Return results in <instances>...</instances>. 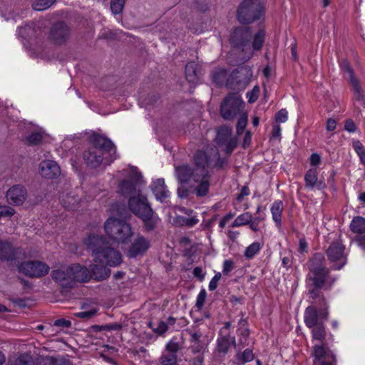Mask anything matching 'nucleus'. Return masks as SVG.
Returning a JSON list of instances; mask_svg holds the SVG:
<instances>
[{
    "mask_svg": "<svg viewBox=\"0 0 365 365\" xmlns=\"http://www.w3.org/2000/svg\"><path fill=\"white\" fill-rule=\"evenodd\" d=\"M60 201L65 208L73 210L78 205L80 198L73 191L63 192L61 194Z\"/></svg>",
    "mask_w": 365,
    "mask_h": 365,
    "instance_id": "nucleus-22",
    "label": "nucleus"
},
{
    "mask_svg": "<svg viewBox=\"0 0 365 365\" xmlns=\"http://www.w3.org/2000/svg\"><path fill=\"white\" fill-rule=\"evenodd\" d=\"M307 279L309 286L316 287L317 288H322L324 284H327L328 287H330L335 282L334 279L329 277V269L310 272Z\"/></svg>",
    "mask_w": 365,
    "mask_h": 365,
    "instance_id": "nucleus-13",
    "label": "nucleus"
},
{
    "mask_svg": "<svg viewBox=\"0 0 365 365\" xmlns=\"http://www.w3.org/2000/svg\"><path fill=\"white\" fill-rule=\"evenodd\" d=\"M186 79L192 83H196L198 81L197 66L195 62L188 63L185 66Z\"/></svg>",
    "mask_w": 365,
    "mask_h": 365,
    "instance_id": "nucleus-30",
    "label": "nucleus"
},
{
    "mask_svg": "<svg viewBox=\"0 0 365 365\" xmlns=\"http://www.w3.org/2000/svg\"><path fill=\"white\" fill-rule=\"evenodd\" d=\"M312 339L319 341L321 343L325 339L327 333L323 324L312 327Z\"/></svg>",
    "mask_w": 365,
    "mask_h": 365,
    "instance_id": "nucleus-33",
    "label": "nucleus"
},
{
    "mask_svg": "<svg viewBox=\"0 0 365 365\" xmlns=\"http://www.w3.org/2000/svg\"><path fill=\"white\" fill-rule=\"evenodd\" d=\"M92 252L93 264L89 269L80 264L62 266L51 272L52 279L63 287H71L76 282H86L93 277L103 280L110 276V270L106 265L116 267L122 262L120 252L110 246L102 236L91 235L84 242Z\"/></svg>",
    "mask_w": 365,
    "mask_h": 365,
    "instance_id": "nucleus-1",
    "label": "nucleus"
},
{
    "mask_svg": "<svg viewBox=\"0 0 365 365\" xmlns=\"http://www.w3.org/2000/svg\"><path fill=\"white\" fill-rule=\"evenodd\" d=\"M354 92V99L356 102L359 103L361 106L365 108V96L364 95L363 91L361 88L359 83H357L352 86Z\"/></svg>",
    "mask_w": 365,
    "mask_h": 365,
    "instance_id": "nucleus-37",
    "label": "nucleus"
},
{
    "mask_svg": "<svg viewBox=\"0 0 365 365\" xmlns=\"http://www.w3.org/2000/svg\"><path fill=\"white\" fill-rule=\"evenodd\" d=\"M350 229L357 235L365 234V218L361 216L354 217L351 222Z\"/></svg>",
    "mask_w": 365,
    "mask_h": 365,
    "instance_id": "nucleus-29",
    "label": "nucleus"
},
{
    "mask_svg": "<svg viewBox=\"0 0 365 365\" xmlns=\"http://www.w3.org/2000/svg\"><path fill=\"white\" fill-rule=\"evenodd\" d=\"M254 359V355L252 350L247 349L242 354H237V360L239 365L244 364L246 362L251 361Z\"/></svg>",
    "mask_w": 365,
    "mask_h": 365,
    "instance_id": "nucleus-42",
    "label": "nucleus"
},
{
    "mask_svg": "<svg viewBox=\"0 0 365 365\" xmlns=\"http://www.w3.org/2000/svg\"><path fill=\"white\" fill-rule=\"evenodd\" d=\"M104 230L107 237L118 245L128 243L133 235L130 224L123 220L113 217H109L105 222Z\"/></svg>",
    "mask_w": 365,
    "mask_h": 365,
    "instance_id": "nucleus-5",
    "label": "nucleus"
},
{
    "mask_svg": "<svg viewBox=\"0 0 365 365\" xmlns=\"http://www.w3.org/2000/svg\"><path fill=\"white\" fill-rule=\"evenodd\" d=\"M15 210L8 206V205H0V218L4 217H11L14 215Z\"/></svg>",
    "mask_w": 365,
    "mask_h": 365,
    "instance_id": "nucleus-50",
    "label": "nucleus"
},
{
    "mask_svg": "<svg viewBox=\"0 0 365 365\" xmlns=\"http://www.w3.org/2000/svg\"><path fill=\"white\" fill-rule=\"evenodd\" d=\"M198 222V220L196 217H186L183 218L182 223L187 225L188 227H192Z\"/></svg>",
    "mask_w": 365,
    "mask_h": 365,
    "instance_id": "nucleus-61",
    "label": "nucleus"
},
{
    "mask_svg": "<svg viewBox=\"0 0 365 365\" xmlns=\"http://www.w3.org/2000/svg\"><path fill=\"white\" fill-rule=\"evenodd\" d=\"M355 241L358 245L365 250V233L355 237Z\"/></svg>",
    "mask_w": 365,
    "mask_h": 365,
    "instance_id": "nucleus-64",
    "label": "nucleus"
},
{
    "mask_svg": "<svg viewBox=\"0 0 365 365\" xmlns=\"http://www.w3.org/2000/svg\"><path fill=\"white\" fill-rule=\"evenodd\" d=\"M341 67L344 76L349 80L351 86L359 83V81L354 76L352 70L348 62L344 61L341 63Z\"/></svg>",
    "mask_w": 365,
    "mask_h": 365,
    "instance_id": "nucleus-41",
    "label": "nucleus"
},
{
    "mask_svg": "<svg viewBox=\"0 0 365 365\" xmlns=\"http://www.w3.org/2000/svg\"><path fill=\"white\" fill-rule=\"evenodd\" d=\"M252 33L248 28H237L231 36V43L235 47H242V50H250V41Z\"/></svg>",
    "mask_w": 365,
    "mask_h": 365,
    "instance_id": "nucleus-12",
    "label": "nucleus"
},
{
    "mask_svg": "<svg viewBox=\"0 0 365 365\" xmlns=\"http://www.w3.org/2000/svg\"><path fill=\"white\" fill-rule=\"evenodd\" d=\"M242 101L240 97L235 94L228 95L221 104L220 113L226 120H233L242 108Z\"/></svg>",
    "mask_w": 365,
    "mask_h": 365,
    "instance_id": "nucleus-7",
    "label": "nucleus"
},
{
    "mask_svg": "<svg viewBox=\"0 0 365 365\" xmlns=\"http://www.w3.org/2000/svg\"><path fill=\"white\" fill-rule=\"evenodd\" d=\"M252 77V70L249 66L238 68L232 73V78L236 80L240 88H245Z\"/></svg>",
    "mask_w": 365,
    "mask_h": 365,
    "instance_id": "nucleus-18",
    "label": "nucleus"
},
{
    "mask_svg": "<svg viewBox=\"0 0 365 365\" xmlns=\"http://www.w3.org/2000/svg\"><path fill=\"white\" fill-rule=\"evenodd\" d=\"M83 311L77 312L75 314V315L77 317L81 318V319H90L93 317L98 312V309L96 307H91L87 309L86 307H82Z\"/></svg>",
    "mask_w": 365,
    "mask_h": 365,
    "instance_id": "nucleus-43",
    "label": "nucleus"
},
{
    "mask_svg": "<svg viewBox=\"0 0 365 365\" xmlns=\"http://www.w3.org/2000/svg\"><path fill=\"white\" fill-rule=\"evenodd\" d=\"M352 147L358 155L361 163L365 167V148L359 140L352 141Z\"/></svg>",
    "mask_w": 365,
    "mask_h": 365,
    "instance_id": "nucleus-35",
    "label": "nucleus"
},
{
    "mask_svg": "<svg viewBox=\"0 0 365 365\" xmlns=\"http://www.w3.org/2000/svg\"><path fill=\"white\" fill-rule=\"evenodd\" d=\"M27 142L29 145H37L42 140V134L39 132H34L27 137Z\"/></svg>",
    "mask_w": 365,
    "mask_h": 365,
    "instance_id": "nucleus-48",
    "label": "nucleus"
},
{
    "mask_svg": "<svg viewBox=\"0 0 365 365\" xmlns=\"http://www.w3.org/2000/svg\"><path fill=\"white\" fill-rule=\"evenodd\" d=\"M11 365H34V361L30 354H24L16 358Z\"/></svg>",
    "mask_w": 365,
    "mask_h": 365,
    "instance_id": "nucleus-38",
    "label": "nucleus"
},
{
    "mask_svg": "<svg viewBox=\"0 0 365 365\" xmlns=\"http://www.w3.org/2000/svg\"><path fill=\"white\" fill-rule=\"evenodd\" d=\"M132 209L133 212L142 219L146 231H152L156 227L160 221V218L153 214L150 207H146L143 204H141L142 210L136 209L133 206Z\"/></svg>",
    "mask_w": 365,
    "mask_h": 365,
    "instance_id": "nucleus-11",
    "label": "nucleus"
},
{
    "mask_svg": "<svg viewBox=\"0 0 365 365\" xmlns=\"http://www.w3.org/2000/svg\"><path fill=\"white\" fill-rule=\"evenodd\" d=\"M54 325L56 327H70L71 323L68 320H66L65 319H59L54 322Z\"/></svg>",
    "mask_w": 365,
    "mask_h": 365,
    "instance_id": "nucleus-59",
    "label": "nucleus"
},
{
    "mask_svg": "<svg viewBox=\"0 0 365 365\" xmlns=\"http://www.w3.org/2000/svg\"><path fill=\"white\" fill-rule=\"evenodd\" d=\"M252 142V134L250 131H247L242 143V146L244 148H246L247 147L250 146Z\"/></svg>",
    "mask_w": 365,
    "mask_h": 365,
    "instance_id": "nucleus-63",
    "label": "nucleus"
},
{
    "mask_svg": "<svg viewBox=\"0 0 365 365\" xmlns=\"http://www.w3.org/2000/svg\"><path fill=\"white\" fill-rule=\"evenodd\" d=\"M247 115L246 114L240 115L237 125V134L238 135L244 132L247 124Z\"/></svg>",
    "mask_w": 365,
    "mask_h": 365,
    "instance_id": "nucleus-47",
    "label": "nucleus"
},
{
    "mask_svg": "<svg viewBox=\"0 0 365 365\" xmlns=\"http://www.w3.org/2000/svg\"><path fill=\"white\" fill-rule=\"evenodd\" d=\"M231 344L235 346V337L223 336L218 339L217 349L220 352L227 353Z\"/></svg>",
    "mask_w": 365,
    "mask_h": 365,
    "instance_id": "nucleus-32",
    "label": "nucleus"
},
{
    "mask_svg": "<svg viewBox=\"0 0 365 365\" xmlns=\"http://www.w3.org/2000/svg\"><path fill=\"white\" fill-rule=\"evenodd\" d=\"M39 173L43 178L53 179L60 175L61 170L55 161L46 160L39 165Z\"/></svg>",
    "mask_w": 365,
    "mask_h": 365,
    "instance_id": "nucleus-15",
    "label": "nucleus"
},
{
    "mask_svg": "<svg viewBox=\"0 0 365 365\" xmlns=\"http://www.w3.org/2000/svg\"><path fill=\"white\" fill-rule=\"evenodd\" d=\"M252 215L250 212H245L239 215L232 222V227H236L250 224L252 222Z\"/></svg>",
    "mask_w": 365,
    "mask_h": 365,
    "instance_id": "nucleus-36",
    "label": "nucleus"
},
{
    "mask_svg": "<svg viewBox=\"0 0 365 365\" xmlns=\"http://www.w3.org/2000/svg\"><path fill=\"white\" fill-rule=\"evenodd\" d=\"M150 327L153 331L160 334H164L168 328V324L165 322H158L157 324L150 325Z\"/></svg>",
    "mask_w": 365,
    "mask_h": 365,
    "instance_id": "nucleus-49",
    "label": "nucleus"
},
{
    "mask_svg": "<svg viewBox=\"0 0 365 365\" xmlns=\"http://www.w3.org/2000/svg\"><path fill=\"white\" fill-rule=\"evenodd\" d=\"M91 142V146L83 154L84 160L89 165L96 168L102 163L108 165L113 162L115 147L110 140L101 135H93Z\"/></svg>",
    "mask_w": 365,
    "mask_h": 365,
    "instance_id": "nucleus-4",
    "label": "nucleus"
},
{
    "mask_svg": "<svg viewBox=\"0 0 365 365\" xmlns=\"http://www.w3.org/2000/svg\"><path fill=\"white\" fill-rule=\"evenodd\" d=\"M150 241L142 235H138L132 242L128 255L130 257H135L143 255L150 247Z\"/></svg>",
    "mask_w": 365,
    "mask_h": 365,
    "instance_id": "nucleus-16",
    "label": "nucleus"
},
{
    "mask_svg": "<svg viewBox=\"0 0 365 365\" xmlns=\"http://www.w3.org/2000/svg\"><path fill=\"white\" fill-rule=\"evenodd\" d=\"M150 187L155 198L160 202H163L170 196V192L165 185L164 179L160 178L154 180Z\"/></svg>",
    "mask_w": 365,
    "mask_h": 365,
    "instance_id": "nucleus-20",
    "label": "nucleus"
},
{
    "mask_svg": "<svg viewBox=\"0 0 365 365\" xmlns=\"http://www.w3.org/2000/svg\"><path fill=\"white\" fill-rule=\"evenodd\" d=\"M206 297V292L204 289L200 291V292L198 294L195 304L198 309H201L203 307L205 302Z\"/></svg>",
    "mask_w": 365,
    "mask_h": 365,
    "instance_id": "nucleus-55",
    "label": "nucleus"
},
{
    "mask_svg": "<svg viewBox=\"0 0 365 365\" xmlns=\"http://www.w3.org/2000/svg\"><path fill=\"white\" fill-rule=\"evenodd\" d=\"M217 158L216 150L210 155L197 151L194 155V168L187 164L175 166V175L182 185V187L178 189V195L181 197L187 195L186 187L191 190L197 197H203L207 194L210 187L208 168L212 158Z\"/></svg>",
    "mask_w": 365,
    "mask_h": 365,
    "instance_id": "nucleus-2",
    "label": "nucleus"
},
{
    "mask_svg": "<svg viewBox=\"0 0 365 365\" xmlns=\"http://www.w3.org/2000/svg\"><path fill=\"white\" fill-rule=\"evenodd\" d=\"M19 271L30 277H41L48 274L49 266L41 261H29L20 264Z\"/></svg>",
    "mask_w": 365,
    "mask_h": 365,
    "instance_id": "nucleus-10",
    "label": "nucleus"
},
{
    "mask_svg": "<svg viewBox=\"0 0 365 365\" xmlns=\"http://www.w3.org/2000/svg\"><path fill=\"white\" fill-rule=\"evenodd\" d=\"M263 6L260 0H245L237 11L238 20L242 24H250L262 14Z\"/></svg>",
    "mask_w": 365,
    "mask_h": 365,
    "instance_id": "nucleus-6",
    "label": "nucleus"
},
{
    "mask_svg": "<svg viewBox=\"0 0 365 365\" xmlns=\"http://www.w3.org/2000/svg\"><path fill=\"white\" fill-rule=\"evenodd\" d=\"M163 365H176L177 356L175 354H165L161 357Z\"/></svg>",
    "mask_w": 365,
    "mask_h": 365,
    "instance_id": "nucleus-46",
    "label": "nucleus"
},
{
    "mask_svg": "<svg viewBox=\"0 0 365 365\" xmlns=\"http://www.w3.org/2000/svg\"><path fill=\"white\" fill-rule=\"evenodd\" d=\"M6 197L9 204L21 205L27 198V190L21 185H15L7 190Z\"/></svg>",
    "mask_w": 365,
    "mask_h": 365,
    "instance_id": "nucleus-14",
    "label": "nucleus"
},
{
    "mask_svg": "<svg viewBox=\"0 0 365 365\" xmlns=\"http://www.w3.org/2000/svg\"><path fill=\"white\" fill-rule=\"evenodd\" d=\"M71 36V29L63 21L54 24L48 34V39L55 45L65 44Z\"/></svg>",
    "mask_w": 365,
    "mask_h": 365,
    "instance_id": "nucleus-9",
    "label": "nucleus"
},
{
    "mask_svg": "<svg viewBox=\"0 0 365 365\" xmlns=\"http://www.w3.org/2000/svg\"><path fill=\"white\" fill-rule=\"evenodd\" d=\"M232 128L228 126L221 127L217 133L215 140L220 145L225 144V143L231 138Z\"/></svg>",
    "mask_w": 365,
    "mask_h": 365,
    "instance_id": "nucleus-31",
    "label": "nucleus"
},
{
    "mask_svg": "<svg viewBox=\"0 0 365 365\" xmlns=\"http://www.w3.org/2000/svg\"><path fill=\"white\" fill-rule=\"evenodd\" d=\"M221 274L218 272L212 277L209 283V289L210 291H213L217 287L218 282L221 279Z\"/></svg>",
    "mask_w": 365,
    "mask_h": 365,
    "instance_id": "nucleus-56",
    "label": "nucleus"
},
{
    "mask_svg": "<svg viewBox=\"0 0 365 365\" xmlns=\"http://www.w3.org/2000/svg\"><path fill=\"white\" fill-rule=\"evenodd\" d=\"M327 317V313L319 314L315 307L310 306L306 309L304 319L307 327H308L309 328H312L314 327L323 324V322H321V319H326Z\"/></svg>",
    "mask_w": 365,
    "mask_h": 365,
    "instance_id": "nucleus-17",
    "label": "nucleus"
},
{
    "mask_svg": "<svg viewBox=\"0 0 365 365\" xmlns=\"http://www.w3.org/2000/svg\"><path fill=\"white\" fill-rule=\"evenodd\" d=\"M237 145V140L236 138H230L223 145L225 146V151L227 153H230L236 148Z\"/></svg>",
    "mask_w": 365,
    "mask_h": 365,
    "instance_id": "nucleus-51",
    "label": "nucleus"
},
{
    "mask_svg": "<svg viewBox=\"0 0 365 365\" xmlns=\"http://www.w3.org/2000/svg\"><path fill=\"white\" fill-rule=\"evenodd\" d=\"M310 272L328 270L325 265V258L321 253H316L309 264Z\"/></svg>",
    "mask_w": 365,
    "mask_h": 365,
    "instance_id": "nucleus-25",
    "label": "nucleus"
},
{
    "mask_svg": "<svg viewBox=\"0 0 365 365\" xmlns=\"http://www.w3.org/2000/svg\"><path fill=\"white\" fill-rule=\"evenodd\" d=\"M18 34L24 38H32L41 34L39 24L31 22L19 29Z\"/></svg>",
    "mask_w": 365,
    "mask_h": 365,
    "instance_id": "nucleus-21",
    "label": "nucleus"
},
{
    "mask_svg": "<svg viewBox=\"0 0 365 365\" xmlns=\"http://www.w3.org/2000/svg\"><path fill=\"white\" fill-rule=\"evenodd\" d=\"M344 129L349 133H353L356 130V126L352 120L349 119L345 122Z\"/></svg>",
    "mask_w": 365,
    "mask_h": 365,
    "instance_id": "nucleus-58",
    "label": "nucleus"
},
{
    "mask_svg": "<svg viewBox=\"0 0 365 365\" xmlns=\"http://www.w3.org/2000/svg\"><path fill=\"white\" fill-rule=\"evenodd\" d=\"M190 349L192 352L198 353L205 349V343L201 340L202 334L200 331H190Z\"/></svg>",
    "mask_w": 365,
    "mask_h": 365,
    "instance_id": "nucleus-26",
    "label": "nucleus"
},
{
    "mask_svg": "<svg viewBox=\"0 0 365 365\" xmlns=\"http://www.w3.org/2000/svg\"><path fill=\"white\" fill-rule=\"evenodd\" d=\"M226 78V72L225 70H220L219 72H216L213 75L214 81L218 84H222Z\"/></svg>",
    "mask_w": 365,
    "mask_h": 365,
    "instance_id": "nucleus-53",
    "label": "nucleus"
},
{
    "mask_svg": "<svg viewBox=\"0 0 365 365\" xmlns=\"http://www.w3.org/2000/svg\"><path fill=\"white\" fill-rule=\"evenodd\" d=\"M305 186L309 188L317 187L319 190L324 189L325 184L318 180L317 170L315 168L309 169L304 176Z\"/></svg>",
    "mask_w": 365,
    "mask_h": 365,
    "instance_id": "nucleus-23",
    "label": "nucleus"
},
{
    "mask_svg": "<svg viewBox=\"0 0 365 365\" xmlns=\"http://www.w3.org/2000/svg\"><path fill=\"white\" fill-rule=\"evenodd\" d=\"M288 113L285 109H282L275 115V119L278 123H284L287 120Z\"/></svg>",
    "mask_w": 365,
    "mask_h": 365,
    "instance_id": "nucleus-54",
    "label": "nucleus"
},
{
    "mask_svg": "<svg viewBox=\"0 0 365 365\" xmlns=\"http://www.w3.org/2000/svg\"><path fill=\"white\" fill-rule=\"evenodd\" d=\"M284 210V205L281 200L274 201L270 207V211L272 216V220L277 227H281L282 225V214Z\"/></svg>",
    "mask_w": 365,
    "mask_h": 365,
    "instance_id": "nucleus-27",
    "label": "nucleus"
},
{
    "mask_svg": "<svg viewBox=\"0 0 365 365\" xmlns=\"http://www.w3.org/2000/svg\"><path fill=\"white\" fill-rule=\"evenodd\" d=\"M259 93V88L258 86H255L253 88V89L252 90V91L250 93H247V96L249 97L248 101L250 103L255 102L257 101V99L258 98Z\"/></svg>",
    "mask_w": 365,
    "mask_h": 365,
    "instance_id": "nucleus-57",
    "label": "nucleus"
},
{
    "mask_svg": "<svg viewBox=\"0 0 365 365\" xmlns=\"http://www.w3.org/2000/svg\"><path fill=\"white\" fill-rule=\"evenodd\" d=\"M56 0H36L32 3V8L36 11H43L51 7Z\"/></svg>",
    "mask_w": 365,
    "mask_h": 365,
    "instance_id": "nucleus-39",
    "label": "nucleus"
},
{
    "mask_svg": "<svg viewBox=\"0 0 365 365\" xmlns=\"http://www.w3.org/2000/svg\"><path fill=\"white\" fill-rule=\"evenodd\" d=\"M341 67L344 76L349 80L351 86L359 83V81L354 76L352 70L348 62L344 61L341 63Z\"/></svg>",
    "mask_w": 365,
    "mask_h": 365,
    "instance_id": "nucleus-40",
    "label": "nucleus"
},
{
    "mask_svg": "<svg viewBox=\"0 0 365 365\" xmlns=\"http://www.w3.org/2000/svg\"><path fill=\"white\" fill-rule=\"evenodd\" d=\"M39 365H72L71 361L63 356H42L38 359Z\"/></svg>",
    "mask_w": 365,
    "mask_h": 365,
    "instance_id": "nucleus-24",
    "label": "nucleus"
},
{
    "mask_svg": "<svg viewBox=\"0 0 365 365\" xmlns=\"http://www.w3.org/2000/svg\"><path fill=\"white\" fill-rule=\"evenodd\" d=\"M263 246L262 243L259 242H255L250 245L245 251V257L247 259H252L255 255H257Z\"/></svg>",
    "mask_w": 365,
    "mask_h": 365,
    "instance_id": "nucleus-34",
    "label": "nucleus"
},
{
    "mask_svg": "<svg viewBox=\"0 0 365 365\" xmlns=\"http://www.w3.org/2000/svg\"><path fill=\"white\" fill-rule=\"evenodd\" d=\"M125 0H111L110 9L113 14H118L122 12Z\"/></svg>",
    "mask_w": 365,
    "mask_h": 365,
    "instance_id": "nucleus-45",
    "label": "nucleus"
},
{
    "mask_svg": "<svg viewBox=\"0 0 365 365\" xmlns=\"http://www.w3.org/2000/svg\"><path fill=\"white\" fill-rule=\"evenodd\" d=\"M264 41V32L263 31H259L254 36V40L252 44L253 49L259 50Z\"/></svg>",
    "mask_w": 365,
    "mask_h": 365,
    "instance_id": "nucleus-44",
    "label": "nucleus"
},
{
    "mask_svg": "<svg viewBox=\"0 0 365 365\" xmlns=\"http://www.w3.org/2000/svg\"><path fill=\"white\" fill-rule=\"evenodd\" d=\"M16 251L6 241L0 240V259L11 260L14 259Z\"/></svg>",
    "mask_w": 365,
    "mask_h": 365,
    "instance_id": "nucleus-28",
    "label": "nucleus"
},
{
    "mask_svg": "<svg viewBox=\"0 0 365 365\" xmlns=\"http://www.w3.org/2000/svg\"><path fill=\"white\" fill-rule=\"evenodd\" d=\"M336 128V121L333 118L327 120L326 129L327 131H334Z\"/></svg>",
    "mask_w": 365,
    "mask_h": 365,
    "instance_id": "nucleus-60",
    "label": "nucleus"
},
{
    "mask_svg": "<svg viewBox=\"0 0 365 365\" xmlns=\"http://www.w3.org/2000/svg\"><path fill=\"white\" fill-rule=\"evenodd\" d=\"M123 179L120 182L118 190L120 194L128 196V206L133 212L132 205L136 209H141V204L150 207L145 196L141 194L140 185L143 183L141 175L135 168H129L121 173Z\"/></svg>",
    "mask_w": 365,
    "mask_h": 365,
    "instance_id": "nucleus-3",
    "label": "nucleus"
},
{
    "mask_svg": "<svg viewBox=\"0 0 365 365\" xmlns=\"http://www.w3.org/2000/svg\"><path fill=\"white\" fill-rule=\"evenodd\" d=\"M312 356L314 358V362L323 359L336 361V358L333 352L324 343L315 344L314 345Z\"/></svg>",
    "mask_w": 365,
    "mask_h": 365,
    "instance_id": "nucleus-19",
    "label": "nucleus"
},
{
    "mask_svg": "<svg viewBox=\"0 0 365 365\" xmlns=\"http://www.w3.org/2000/svg\"><path fill=\"white\" fill-rule=\"evenodd\" d=\"M180 349L179 344L174 339L170 340L166 345V350L170 354H175Z\"/></svg>",
    "mask_w": 365,
    "mask_h": 365,
    "instance_id": "nucleus-52",
    "label": "nucleus"
},
{
    "mask_svg": "<svg viewBox=\"0 0 365 365\" xmlns=\"http://www.w3.org/2000/svg\"><path fill=\"white\" fill-rule=\"evenodd\" d=\"M233 262L231 260H225L223 263V272L228 274L233 269Z\"/></svg>",
    "mask_w": 365,
    "mask_h": 365,
    "instance_id": "nucleus-62",
    "label": "nucleus"
},
{
    "mask_svg": "<svg viewBox=\"0 0 365 365\" xmlns=\"http://www.w3.org/2000/svg\"><path fill=\"white\" fill-rule=\"evenodd\" d=\"M345 247L339 240L333 242L329 247L327 254L329 261L333 264L334 269H341L347 262Z\"/></svg>",
    "mask_w": 365,
    "mask_h": 365,
    "instance_id": "nucleus-8",
    "label": "nucleus"
}]
</instances>
